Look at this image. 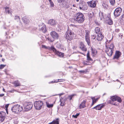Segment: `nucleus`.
<instances>
[{"instance_id": "42", "label": "nucleus", "mask_w": 124, "mask_h": 124, "mask_svg": "<svg viewBox=\"0 0 124 124\" xmlns=\"http://www.w3.org/2000/svg\"><path fill=\"white\" fill-rule=\"evenodd\" d=\"M89 32L88 30H86L85 31V36H89Z\"/></svg>"}, {"instance_id": "17", "label": "nucleus", "mask_w": 124, "mask_h": 124, "mask_svg": "<svg viewBox=\"0 0 124 124\" xmlns=\"http://www.w3.org/2000/svg\"><path fill=\"white\" fill-rule=\"evenodd\" d=\"M98 37L97 38V40L99 41L101 40L104 38V36L102 35L101 32L100 33H99L97 35Z\"/></svg>"}, {"instance_id": "52", "label": "nucleus", "mask_w": 124, "mask_h": 124, "mask_svg": "<svg viewBox=\"0 0 124 124\" xmlns=\"http://www.w3.org/2000/svg\"><path fill=\"white\" fill-rule=\"evenodd\" d=\"M9 104H6L5 105V108H6V109H8V106L9 105Z\"/></svg>"}, {"instance_id": "30", "label": "nucleus", "mask_w": 124, "mask_h": 124, "mask_svg": "<svg viewBox=\"0 0 124 124\" xmlns=\"http://www.w3.org/2000/svg\"><path fill=\"white\" fill-rule=\"evenodd\" d=\"M49 47V48H48L49 50H51L53 51L55 53L57 51L53 46H52L51 47Z\"/></svg>"}, {"instance_id": "64", "label": "nucleus", "mask_w": 124, "mask_h": 124, "mask_svg": "<svg viewBox=\"0 0 124 124\" xmlns=\"http://www.w3.org/2000/svg\"><path fill=\"white\" fill-rule=\"evenodd\" d=\"M5 59L4 58H2V60L3 62H4Z\"/></svg>"}, {"instance_id": "26", "label": "nucleus", "mask_w": 124, "mask_h": 124, "mask_svg": "<svg viewBox=\"0 0 124 124\" xmlns=\"http://www.w3.org/2000/svg\"><path fill=\"white\" fill-rule=\"evenodd\" d=\"M9 29H7L6 30V31H5V36H6L7 35L6 38L7 39L10 38V37L8 36V35L9 34Z\"/></svg>"}, {"instance_id": "55", "label": "nucleus", "mask_w": 124, "mask_h": 124, "mask_svg": "<svg viewBox=\"0 0 124 124\" xmlns=\"http://www.w3.org/2000/svg\"><path fill=\"white\" fill-rule=\"evenodd\" d=\"M120 30L118 29H116L115 30V31L116 32H119Z\"/></svg>"}, {"instance_id": "25", "label": "nucleus", "mask_w": 124, "mask_h": 124, "mask_svg": "<svg viewBox=\"0 0 124 124\" xmlns=\"http://www.w3.org/2000/svg\"><path fill=\"white\" fill-rule=\"evenodd\" d=\"M63 98H62V97H61V99H60V101L61 102L60 105L61 106H64L65 104V102L63 100Z\"/></svg>"}, {"instance_id": "5", "label": "nucleus", "mask_w": 124, "mask_h": 124, "mask_svg": "<svg viewBox=\"0 0 124 124\" xmlns=\"http://www.w3.org/2000/svg\"><path fill=\"white\" fill-rule=\"evenodd\" d=\"M74 35L73 32L70 31L69 33L68 32H66L65 36L66 39L70 41L73 38Z\"/></svg>"}, {"instance_id": "9", "label": "nucleus", "mask_w": 124, "mask_h": 124, "mask_svg": "<svg viewBox=\"0 0 124 124\" xmlns=\"http://www.w3.org/2000/svg\"><path fill=\"white\" fill-rule=\"evenodd\" d=\"M96 2H97L98 1H97L96 0L93 1V0H92L90 1L87 2V3L92 8H94L96 6Z\"/></svg>"}, {"instance_id": "46", "label": "nucleus", "mask_w": 124, "mask_h": 124, "mask_svg": "<svg viewBox=\"0 0 124 124\" xmlns=\"http://www.w3.org/2000/svg\"><path fill=\"white\" fill-rule=\"evenodd\" d=\"M61 46H62V45L61 44H58L56 46L57 48H60L62 49L61 47Z\"/></svg>"}, {"instance_id": "34", "label": "nucleus", "mask_w": 124, "mask_h": 124, "mask_svg": "<svg viewBox=\"0 0 124 124\" xmlns=\"http://www.w3.org/2000/svg\"><path fill=\"white\" fill-rule=\"evenodd\" d=\"M46 104L47 107L48 108H51L53 107V104H50L48 103L47 102H46Z\"/></svg>"}, {"instance_id": "22", "label": "nucleus", "mask_w": 124, "mask_h": 124, "mask_svg": "<svg viewBox=\"0 0 124 124\" xmlns=\"http://www.w3.org/2000/svg\"><path fill=\"white\" fill-rule=\"evenodd\" d=\"M87 60L91 61L92 62L93 61V59L91 57L89 54V52L88 51L87 53L86 54Z\"/></svg>"}, {"instance_id": "35", "label": "nucleus", "mask_w": 124, "mask_h": 124, "mask_svg": "<svg viewBox=\"0 0 124 124\" xmlns=\"http://www.w3.org/2000/svg\"><path fill=\"white\" fill-rule=\"evenodd\" d=\"M75 95H76L75 94H72L69 96L68 97V99H69L70 101L72 100V98H73Z\"/></svg>"}, {"instance_id": "27", "label": "nucleus", "mask_w": 124, "mask_h": 124, "mask_svg": "<svg viewBox=\"0 0 124 124\" xmlns=\"http://www.w3.org/2000/svg\"><path fill=\"white\" fill-rule=\"evenodd\" d=\"M14 84L15 86L16 87L19 86L21 85L20 82L18 80L15 81L14 82Z\"/></svg>"}, {"instance_id": "51", "label": "nucleus", "mask_w": 124, "mask_h": 124, "mask_svg": "<svg viewBox=\"0 0 124 124\" xmlns=\"http://www.w3.org/2000/svg\"><path fill=\"white\" fill-rule=\"evenodd\" d=\"M63 98L64 99H63V100L65 102V101H67V100L68 99V97H67V98L66 97L65 98V97H64Z\"/></svg>"}, {"instance_id": "13", "label": "nucleus", "mask_w": 124, "mask_h": 124, "mask_svg": "<svg viewBox=\"0 0 124 124\" xmlns=\"http://www.w3.org/2000/svg\"><path fill=\"white\" fill-rule=\"evenodd\" d=\"M48 23L52 26H54L57 23L56 21L53 19H50L48 21Z\"/></svg>"}, {"instance_id": "33", "label": "nucleus", "mask_w": 124, "mask_h": 124, "mask_svg": "<svg viewBox=\"0 0 124 124\" xmlns=\"http://www.w3.org/2000/svg\"><path fill=\"white\" fill-rule=\"evenodd\" d=\"M100 29L98 27H96L95 29V33L97 34L100 33Z\"/></svg>"}, {"instance_id": "58", "label": "nucleus", "mask_w": 124, "mask_h": 124, "mask_svg": "<svg viewBox=\"0 0 124 124\" xmlns=\"http://www.w3.org/2000/svg\"><path fill=\"white\" fill-rule=\"evenodd\" d=\"M58 82V81H57L56 80H55V81H52L51 82L49 83H57Z\"/></svg>"}, {"instance_id": "45", "label": "nucleus", "mask_w": 124, "mask_h": 124, "mask_svg": "<svg viewBox=\"0 0 124 124\" xmlns=\"http://www.w3.org/2000/svg\"><path fill=\"white\" fill-rule=\"evenodd\" d=\"M58 2L59 3V5L60 4H61V3L63 2L65 0H57Z\"/></svg>"}, {"instance_id": "15", "label": "nucleus", "mask_w": 124, "mask_h": 124, "mask_svg": "<svg viewBox=\"0 0 124 124\" xmlns=\"http://www.w3.org/2000/svg\"><path fill=\"white\" fill-rule=\"evenodd\" d=\"M80 48L83 51H87V49L85 47V45L83 44V42H81L80 43Z\"/></svg>"}, {"instance_id": "16", "label": "nucleus", "mask_w": 124, "mask_h": 124, "mask_svg": "<svg viewBox=\"0 0 124 124\" xmlns=\"http://www.w3.org/2000/svg\"><path fill=\"white\" fill-rule=\"evenodd\" d=\"M86 102V101L84 100L80 104L79 106L80 109L82 108H84L86 107L85 104Z\"/></svg>"}, {"instance_id": "61", "label": "nucleus", "mask_w": 124, "mask_h": 124, "mask_svg": "<svg viewBox=\"0 0 124 124\" xmlns=\"http://www.w3.org/2000/svg\"><path fill=\"white\" fill-rule=\"evenodd\" d=\"M14 91L13 90H11L9 91V92L10 93H13Z\"/></svg>"}, {"instance_id": "18", "label": "nucleus", "mask_w": 124, "mask_h": 124, "mask_svg": "<svg viewBox=\"0 0 124 124\" xmlns=\"http://www.w3.org/2000/svg\"><path fill=\"white\" fill-rule=\"evenodd\" d=\"M91 61L89 60L84 61L83 62V63L85 65H91L92 64Z\"/></svg>"}, {"instance_id": "6", "label": "nucleus", "mask_w": 124, "mask_h": 124, "mask_svg": "<svg viewBox=\"0 0 124 124\" xmlns=\"http://www.w3.org/2000/svg\"><path fill=\"white\" fill-rule=\"evenodd\" d=\"M79 8L80 10H85L87 9L88 7L85 2L80 1L79 4Z\"/></svg>"}, {"instance_id": "44", "label": "nucleus", "mask_w": 124, "mask_h": 124, "mask_svg": "<svg viewBox=\"0 0 124 124\" xmlns=\"http://www.w3.org/2000/svg\"><path fill=\"white\" fill-rule=\"evenodd\" d=\"M101 105H100V108H101V109L103 108L105 106V103H102L101 104Z\"/></svg>"}, {"instance_id": "2", "label": "nucleus", "mask_w": 124, "mask_h": 124, "mask_svg": "<svg viewBox=\"0 0 124 124\" xmlns=\"http://www.w3.org/2000/svg\"><path fill=\"white\" fill-rule=\"evenodd\" d=\"M110 100H107V104H113V102L116 101H117L119 103H121L122 101L121 98L116 95L110 96Z\"/></svg>"}, {"instance_id": "14", "label": "nucleus", "mask_w": 124, "mask_h": 124, "mask_svg": "<svg viewBox=\"0 0 124 124\" xmlns=\"http://www.w3.org/2000/svg\"><path fill=\"white\" fill-rule=\"evenodd\" d=\"M114 51V50H111V49L106 48L105 52L108 56H111L112 55Z\"/></svg>"}, {"instance_id": "38", "label": "nucleus", "mask_w": 124, "mask_h": 124, "mask_svg": "<svg viewBox=\"0 0 124 124\" xmlns=\"http://www.w3.org/2000/svg\"><path fill=\"white\" fill-rule=\"evenodd\" d=\"M100 105H101V104H99L96 106L97 108L96 109V110H101V108H100Z\"/></svg>"}, {"instance_id": "37", "label": "nucleus", "mask_w": 124, "mask_h": 124, "mask_svg": "<svg viewBox=\"0 0 124 124\" xmlns=\"http://www.w3.org/2000/svg\"><path fill=\"white\" fill-rule=\"evenodd\" d=\"M14 19L15 20H16L17 21H20V18L19 16H15Z\"/></svg>"}, {"instance_id": "24", "label": "nucleus", "mask_w": 124, "mask_h": 124, "mask_svg": "<svg viewBox=\"0 0 124 124\" xmlns=\"http://www.w3.org/2000/svg\"><path fill=\"white\" fill-rule=\"evenodd\" d=\"M85 41L87 42L88 45L89 46L90 44V40L89 36H85Z\"/></svg>"}, {"instance_id": "62", "label": "nucleus", "mask_w": 124, "mask_h": 124, "mask_svg": "<svg viewBox=\"0 0 124 124\" xmlns=\"http://www.w3.org/2000/svg\"><path fill=\"white\" fill-rule=\"evenodd\" d=\"M69 7H70V6H69V5H66V6H65V7L66 8H68Z\"/></svg>"}, {"instance_id": "20", "label": "nucleus", "mask_w": 124, "mask_h": 124, "mask_svg": "<svg viewBox=\"0 0 124 124\" xmlns=\"http://www.w3.org/2000/svg\"><path fill=\"white\" fill-rule=\"evenodd\" d=\"M48 124H59V119L57 118L55 120H54L52 122L49 123Z\"/></svg>"}, {"instance_id": "54", "label": "nucleus", "mask_w": 124, "mask_h": 124, "mask_svg": "<svg viewBox=\"0 0 124 124\" xmlns=\"http://www.w3.org/2000/svg\"><path fill=\"white\" fill-rule=\"evenodd\" d=\"M65 80L64 79H60V81L59 82H62L65 81Z\"/></svg>"}, {"instance_id": "50", "label": "nucleus", "mask_w": 124, "mask_h": 124, "mask_svg": "<svg viewBox=\"0 0 124 124\" xmlns=\"http://www.w3.org/2000/svg\"><path fill=\"white\" fill-rule=\"evenodd\" d=\"M113 104H112V105H113L116 106H118V105L119 104L118 103H117L116 102H113Z\"/></svg>"}, {"instance_id": "43", "label": "nucleus", "mask_w": 124, "mask_h": 124, "mask_svg": "<svg viewBox=\"0 0 124 124\" xmlns=\"http://www.w3.org/2000/svg\"><path fill=\"white\" fill-rule=\"evenodd\" d=\"M6 66V65L1 64L0 65V69H2Z\"/></svg>"}, {"instance_id": "19", "label": "nucleus", "mask_w": 124, "mask_h": 124, "mask_svg": "<svg viewBox=\"0 0 124 124\" xmlns=\"http://www.w3.org/2000/svg\"><path fill=\"white\" fill-rule=\"evenodd\" d=\"M46 26L44 24H42L39 26V28L40 30L42 31L43 32L45 33L46 32Z\"/></svg>"}, {"instance_id": "7", "label": "nucleus", "mask_w": 124, "mask_h": 124, "mask_svg": "<svg viewBox=\"0 0 124 124\" xmlns=\"http://www.w3.org/2000/svg\"><path fill=\"white\" fill-rule=\"evenodd\" d=\"M122 9L121 8L118 7L115 10L114 12V15L115 17H117L119 16L122 12Z\"/></svg>"}, {"instance_id": "48", "label": "nucleus", "mask_w": 124, "mask_h": 124, "mask_svg": "<svg viewBox=\"0 0 124 124\" xmlns=\"http://www.w3.org/2000/svg\"><path fill=\"white\" fill-rule=\"evenodd\" d=\"M89 15L90 17V18H92L93 16V12L92 13H90L89 14Z\"/></svg>"}, {"instance_id": "10", "label": "nucleus", "mask_w": 124, "mask_h": 124, "mask_svg": "<svg viewBox=\"0 0 124 124\" xmlns=\"http://www.w3.org/2000/svg\"><path fill=\"white\" fill-rule=\"evenodd\" d=\"M33 105L31 102H28L27 105L24 107V109L26 111H28L32 108Z\"/></svg>"}, {"instance_id": "3", "label": "nucleus", "mask_w": 124, "mask_h": 124, "mask_svg": "<svg viewBox=\"0 0 124 124\" xmlns=\"http://www.w3.org/2000/svg\"><path fill=\"white\" fill-rule=\"evenodd\" d=\"M23 108L22 106L18 104L15 105L11 108L12 111L15 113H18L22 111Z\"/></svg>"}, {"instance_id": "39", "label": "nucleus", "mask_w": 124, "mask_h": 124, "mask_svg": "<svg viewBox=\"0 0 124 124\" xmlns=\"http://www.w3.org/2000/svg\"><path fill=\"white\" fill-rule=\"evenodd\" d=\"M109 2L111 4L112 6H114L115 3V0H109Z\"/></svg>"}, {"instance_id": "12", "label": "nucleus", "mask_w": 124, "mask_h": 124, "mask_svg": "<svg viewBox=\"0 0 124 124\" xmlns=\"http://www.w3.org/2000/svg\"><path fill=\"white\" fill-rule=\"evenodd\" d=\"M6 114L4 112L1 111L0 112V120L1 122H3L6 117Z\"/></svg>"}, {"instance_id": "56", "label": "nucleus", "mask_w": 124, "mask_h": 124, "mask_svg": "<svg viewBox=\"0 0 124 124\" xmlns=\"http://www.w3.org/2000/svg\"><path fill=\"white\" fill-rule=\"evenodd\" d=\"M79 72L81 73H84L85 72L84 70H80L79 71Z\"/></svg>"}, {"instance_id": "29", "label": "nucleus", "mask_w": 124, "mask_h": 124, "mask_svg": "<svg viewBox=\"0 0 124 124\" xmlns=\"http://www.w3.org/2000/svg\"><path fill=\"white\" fill-rule=\"evenodd\" d=\"M114 44H111L110 45L109 47H108L106 46V48L108 49H111V50H114Z\"/></svg>"}, {"instance_id": "11", "label": "nucleus", "mask_w": 124, "mask_h": 124, "mask_svg": "<svg viewBox=\"0 0 124 124\" xmlns=\"http://www.w3.org/2000/svg\"><path fill=\"white\" fill-rule=\"evenodd\" d=\"M121 53L119 51H116L115 55L113 57V59H118L121 55Z\"/></svg>"}, {"instance_id": "59", "label": "nucleus", "mask_w": 124, "mask_h": 124, "mask_svg": "<svg viewBox=\"0 0 124 124\" xmlns=\"http://www.w3.org/2000/svg\"><path fill=\"white\" fill-rule=\"evenodd\" d=\"M4 94H0V97H2L4 96Z\"/></svg>"}, {"instance_id": "31", "label": "nucleus", "mask_w": 124, "mask_h": 124, "mask_svg": "<svg viewBox=\"0 0 124 124\" xmlns=\"http://www.w3.org/2000/svg\"><path fill=\"white\" fill-rule=\"evenodd\" d=\"M91 51H92V55L93 56L94 55L96 52L97 53V51L95 49H93L92 48H91Z\"/></svg>"}, {"instance_id": "49", "label": "nucleus", "mask_w": 124, "mask_h": 124, "mask_svg": "<svg viewBox=\"0 0 124 124\" xmlns=\"http://www.w3.org/2000/svg\"><path fill=\"white\" fill-rule=\"evenodd\" d=\"M50 6L51 7H53L54 6V4L53 2L52 1L50 3Z\"/></svg>"}, {"instance_id": "53", "label": "nucleus", "mask_w": 124, "mask_h": 124, "mask_svg": "<svg viewBox=\"0 0 124 124\" xmlns=\"http://www.w3.org/2000/svg\"><path fill=\"white\" fill-rule=\"evenodd\" d=\"M93 97V99H94V100L97 102V101L98 100L99 98H97L96 99H95L94 97Z\"/></svg>"}, {"instance_id": "63", "label": "nucleus", "mask_w": 124, "mask_h": 124, "mask_svg": "<svg viewBox=\"0 0 124 124\" xmlns=\"http://www.w3.org/2000/svg\"><path fill=\"white\" fill-rule=\"evenodd\" d=\"M6 111V113H7V114H8V109H5Z\"/></svg>"}, {"instance_id": "21", "label": "nucleus", "mask_w": 124, "mask_h": 124, "mask_svg": "<svg viewBox=\"0 0 124 124\" xmlns=\"http://www.w3.org/2000/svg\"><path fill=\"white\" fill-rule=\"evenodd\" d=\"M55 54H57L59 57H63L64 55L63 53H62L57 50L55 53Z\"/></svg>"}, {"instance_id": "41", "label": "nucleus", "mask_w": 124, "mask_h": 124, "mask_svg": "<svg viewBox=\"0 0 124 124\" xmlns=\"http://www.w3.org/2000/svg\"><path fill=\"white\" fill-rule=\"evenodd\" d=\"M80 114V113H77L76 115H73L72 117L74 118H77L79 116Z\"/></svg>"}, {"instance_id": "1", "label": "nucleus", "mask_w": 124, "mask_h": 124, "mask_svg": "<svg viewBox=\"0 0 124 124\" xmlns=\"http://www.w3.org/2000/svg\"><path fill=\"white\" fill-rule=\"evenodd\" d=\"M74 19L79 23L83 22L85 20V17L83 14L79 12L74 15Z\"/></svg>"}, {"instance_id": "32", "label": "nucleus", "mask_w": 124, "mask_h": 124, "mask_svg": "<svg viewBox=\"0 0 124 124\" xmlns=\"http://www.w3.org/2000/svg\"><path fill=\"white\" fill-rule=\"evenodd\" d=\"M108 21V24L111 25L113 24V22L111 18H109Z\"/></svg>"}, {"instance_id": "40", "label": "nucleus", "mask_w": 124, "mask_h": 124, "mask_svg": "<svg viewBox=\"0 0 124 124\" xmlns=\"http://www.w3.org/2000/svg\"><path fill=\"white\" fill-rule=\"evenodd\" d=\"M5 12L9 14L10 13V11L9 9V8L8 7H6L5 8Z\"/></svg>"}, {"instance_id": "28", "label": "nucleus", "mask_w": 124, "mask_h": 124, "mask_svg": "<svg viewBox=\"0 0 124 124\" xmlns=\"http://www.w3.org/2000/svg\"><path fill=\"white\" fill-rule=\"evenodd\" d=\"M99 17L100 18L101 20H102L103 19H104V15L103 12L100 11L99 12Z\"/></svg>"}, {"instance_id": "60", "label": "nucleus", "mask_w": 124, "mask_h": 124, "mask_svg": "<svg viewBox=\"0 0 124 124\" xmlns=\"http://www.w3.org/2000/svg\"><path fill=\"white\" fill-rule=\"evenodd\" d=\"M93 37H94L93 38V39H95L96 38V36H94V35H92Z\"/></svg>"}, {"instance_id": "8", "label": "nucleus", "mask_w": 124, "mask_h": 124, "mask_svg": "<svg viewBox=\"0 0 124 124\" xmlns=\"http://www.w3.org/2000/svg\"><path fill=\"white\" fill-rule=\"evenodd\" d=\"M50 35L54 39H58L59 38V36L58 34L55 31L51 32L50 33Z\"/></svg>"}, {"instance_id": "4", "label": "nucleus", "mask_w": 124, "mask_h": 124, "mask_svg": "<svg viewBox=\"0 0 124 124\" xmlns=\"http://www.w3.org/2000/svg\"><path fill=\"white\" fill-rule=\"evenodd\" d=\"M35 109L38 110L40 109L43 104V102L41 101H36L34 103Z\"/></svg>"}, {"instance_id": "36", "label": "nucleus", "mask_w": 124, "mask_h": 124, "mask_svg": "<svg viewBox=\"0 0 124 124\" xmlns=\"http://www.w3.org/2000/svg\"><path fill=\"white\" fill-rule=\"evenodd\" d=\"M91 98L92 100V104L91 105V107L93 105H94V104L95 103H96V102L93 99V97H91Z\"/></svg>"}, {"instance_id": "47", "label": "nucleus", "mask_w": 124, "mask_h": 124, "mask_svg": "<svg viewBox=\"0 0 124 124\" xmlns=\"http://www.w3.org/2000/svg\"><path fill=\"white\" fill-rule=\"evenodd\" d=\"M42 47L43 48H44L46 49H48V48H49V47H48V46L47 47L46 46H45V45H42Z\"/></svg>"}, {"instance_id": "57", "label": "nucleus", "mask_w": 124, "mask_h": 124, "mask_svg": "<svg viewBox=\"0 0 124 124\" xmlns=\"http://www.w3.org/2000/svg\"><path fill=\"white\" fill-rule=\"evenodd\" d=\"M6 40H4L2 41L1 42V43L2 44H4L5 42H6Z\"/></svg>"}, {"instance_id": "23", "label": "nucleus", "mask_w": 124, "mask_h": 124, "mask_svg": "<svg viewBox=\"0 0 124 124\" xmlns=\"http://www.w3.org/2000/svg\"><path fill=\"white\" fill-rule=\"evenodd\" d=\"M22 19L23 20L24 23L26 24H28L30 22V20L28 19L25 18L24 17H22Z\"/></svg>"}]
</instances>
